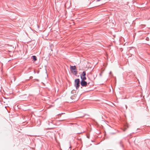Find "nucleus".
I'll return each instance as SVG.
<instances>
[{
    "mask_svg": "<svg viewBox=\"0 0 150 150\" xmlns=\"http://www.w3.org/2000/svg\"><path fill=\"white\" fill-rule=\"evenodd\" d=\"M70 69L71 72L74 74L76 75L77 74V71L75 66H70Z\"/></svg>",
    "mask_w": 150,
    "mask_h": 150,
    "instance_id": "1",
    "label": "nucleus"
},
{
    "mask_svg": "<svg viewBox=\"0 0 150 150\" xmlns=\"http://www.w3.org/2000/svg\"><path fill=\"white\" fill-rule=\"evenodd\" d=\"M74 86L76 89L79 88L80 86V80L79 79H77L75 80Z\"/></svg>",
    "mask_w": 150,
    "mask_h": 150,
    "instance_id": "2",
    "label": "nucleus"
},
{
    "mask_svg": "<svg viewBox=\"0 0 150 150\" xmlns=\"http://www.w3.org/2000/svg\"><path fill=\"white\" fill-rule=\"evenodd\" d=\"M86 75V72L85 71H83L82 74L81 75V80H85L86 79V78L85 76Z\"/></svg>",
    "mask_w": 150,
    "mask_h": 150,
    "instance_id": "3",
    "label": "nucleus"
},
{
    "mask_svg": "<svg viewBox=\"0 0 150 150\" xmlns=\"http://www.w3.org/2000/svg\"><path fill=\"white\" fill-rule=\"evenodd\" d=\"M81 84L82 86H86L87 84V83L84 80H81Z\"/></svg>",
    "mask_w": 150,
    "mask_h": 150,
    "instance_id": "4",
    "label": "nucleus"
},
{
    "mask_svg": "<svg viewBox=\"0 0 150 150\" xmlns=\"http://www.w3.org/2000/svg\"><path fill=\"white\" fill-rule=\"evenodd\" d=\"M32 57L33 60L35 61L37 60L36 57L35 56H33Z\"/></svg>",
    "mask_w": 150,
    "mask_h": 150,
    "instance_id": "5",
    "label": "nucleus"
},
{
    "mask_svg": "<svg viewBox=\"0 0 150 150\" xmlns=\"http://www.w3.org/2000/svg\"><path fill=\"white\" fill-rule=\"evenodd\" d=\"M87 137L88 138H89V137L88 136H87Z\"/></svg>",
    "mask_w": 150,
    "mask_h": 150,
    "instance_id": "6",
    "label": "nucleus"
},
{
    "mask_svg": "<svg viewBox=\"0 0 150 150\" xmlns=\"http://www.w3.org/2000/svg\"><path fill=\"white\" fill-rule=\"evenodd\" d=\"M100 76H101L102 75H101V74H100Z\"/></svg>",
    "mask_w": 150,
    "mask_h": 150,
    "instance_id": "7",
    "label": "nucleus"
},
{
    "mask_svg": "<svg viewBox=\"0 0 150 150\" xmlns=\"http://www.w3.org/2000/svg\"><path fill=\"white\" fill-rule=\"evenodd\" d=\"M100 1V0H97V1Z\"/></svg>",
    "mask_w": 150,
    "mask_h": 150,
    "instance_id": "8",
    "label": "nucleus"
}]
</instances>
